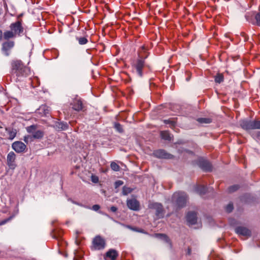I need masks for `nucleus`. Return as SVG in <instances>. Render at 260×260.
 <instances>
[{
    "mask_svg": "<svg viewBox=\"0 0 260 260\" xmlns=\"http://www.w3.org/2000/svg\"><path fill=\"white\" fill-rule=\"evenodd\" d=\"M12 72L17 76H23L28 75L29 69L25 66L20 60H13L11 62Z\"/></svg>",
    "mask_w": 260,
    "mask_h": 260,
    "instance_id": "f257e3e1",
    "label": "nucleus"
},
{
    "mask_svg": "<svg viewBox=\"0 0 260 260\" xmlns=\"http://www.w3.org/2000/svg\"><path fill=\"white\" fill-rule=\"evenodd\" d=\"M172 201L180 207L184 206L187 200L186 194L183 192H176L172 196Z\"/></svg>",
    "mask_w": 260,
    "mask_h": 260,
    "instance_id": "f03ea898",
    "label": "nucleus"
},
{
    "mask_svg": "<svg viewBox=\"0 0 260 260\" xmlns=\"http://www.w3.org/2000/svg\"><path fill=\"white\" fill-rule=\"evenodd\" d=\"M106 241L100 236H96L92 240V249L93 250H101L106 246Z\"/></svg>",
    "mask_w": 260,
    "mask_h": 260,
    "instance_id": "7ed1b4c3",
    "label": "nucleus"
},
{
    "mask_svg": "<svg viewBox=\"0 0 260 260\" xmlns=\"http://www.w3.org/2000/svg\"><path fill=\"white\" fill-rule=\"evenodd\" d=\"M10 28L11 30L13 31V33H14L16 36H20L21 34L23 32V28L21 22L19 21L11 24Z\"/></svg>",
    "mask_w": 260,
    "mask_h": 260,
    "instance_id": "20e7f679",
    "label": "nucleus"
},
{
    "mask_svg": "<svg viewBox=\"0 0 260 260\" xmlns=\"http://www.w3.org/2000/svg\"><path fill=\"white\" fill-rule=\"evenodd\" d=\"M71 106L73 109L77 111H80L83 109L84 106L81 99L76 96L71 102Z\"/></svg>",
    "mask_w": 260,
    "mask_h": 260,
    "instance_id": "39448f33",
    "label": "nucleus"
},
{
    "mask_svg": "<svg viewBox=\"0 0 260 260\" xmlns=\"http://www.w3.org/2000/svg\"><path fill=\"white\" fill-rule=\"evenodd\" d=\"M36 129V126L32 125L31 126L26 127V130L28 133L33 134L32 136L35 139H41L44 136V133L43 131L38 130L36 132L35 131Z\"/></svg>",
    "mask_w": 260,
    "mask_h": 260,
    "instance_id": "423d86ee",
    "label": "nucleus"
},
{
    "mask_svg": "<svg viewBox=\"0 0 260 260\" xmlns=\"http://www.w3.org/2000/svg\"><path fill=\"white\" fill-rule=\"evenodd\" d=\"M13 41H7L2 44V51L4 54L7 56L10 55L11 49L14 47Z\"/></svg>",
    "mask_w": 260,
    "mask_h": 260,
    "instance_id": "0eeeda50",
    "label": "nucleus"
},
{
    "mask_svg": "<svg viewBox=\"0 0 260 260\" xmlns=\"http://www.w3.org/2000/svg\"><path fill=\"white\" fill-rule=\"evenodd\" d=\"M16 155L13 152H10L7 155V165L11 169H15L16 167L15 164Z\"/></svg>",
    "mask_w": 260,
    "mask_h": 260,
    "instance_id": "6e6552de",
    "label": "nucleus"
},
{
    "mask_svg": "<svg viewBox=\"0 0 260 260\" xmlns=\"http://www.w3.org/2000/svg\"><path fill=\"white\" fill-rule=\"evenodd\" d=\"M236 233L242 236L248 238L251 236V231L246 227L239 226L235 229Z\"/></svg>",
    "mask_w": 260,
    "mask_h": 260,
    "instance_id": "1a4fd4ad",
    "label": "nucleus"
},
{
    "mask_svg": "<svg viewBox=\"0 0 260 260\" xmlns=\"http://www.w3.org/2000/svg\"><path fill=\"white\" fill-rule=\"evenodd\" d=\"M118 255V252L113 249H109L104 255L105 260H116Z\"/></svg>",
    "mask_w": 260,
    "mask_h": 260,
    "instance_id": "9d476101",
    "label": "nucleus"
},
{
    "mask_svg": "<svg viewBox=\"0 0 260 260\" xmlns=\"http://www.w3.org/2000/svg\"><path fill=\"white\" fill-rule=\"evenodd\" d=\"M12 148L17 153H21L24 151L26 148V145L20 141H16L12 144Z\"/></svg>",
    "mask_w": 260,
    "mask_h": 260,
    "instance_id": "9b49d317",
    "label": "nucleus"
},
{
    "mask_svg": "<svg viewBox=\"0 0 260 260\" xmlns=\"http://www.w3.org/2000/svg\"><path fill=\"white\" fill-rule=\"evenodd\" d=\"M150 207L156 210V214L157 216L159 217L163 216V209L161 204L157 203H152L150 205Z\"/></svg>",
    "mask_w": 260,
    "mask_h": 260,
    "instance_id": "f8f14e48",
    "label": "nucleus"
},
{
    "mask_svg": "<svg viewBox=\"0 0 260 260\" xmlns=\"http://www.w3.org/2000/svg\"><path fill=\"white\" fill-rule=\"evenodd\" d=\"M240 124L241 127L245 130L253 129V121L242 120L240 121Z\"/></svg>",
    "mask_w": 260,
    "mask_h": 260,
    "instance_id": "ddd939ff",
    "label": "nucleus"
},
{
    "mask_svg": "<svg viewBox=\"0 0 260 260\" xmlns=\"http://www.w3.org/2000/svg\"><path fill=\"white\" fill-rule=\"evenodd\" d=\"M127 206L133 210L137 211L139 209V203L136 199L127 200Z\"/></svg>",
    "mask_w": 260,
    "mask_h": 260,
    "instance_id": "4468645a",
    "label": "nucleus"
},
{
    "mask_svg": "<svg viewBox=\"0 0 260 260\" xmlns=\"http://www.w3.org/2000/svg\"><path fill=\"white\" fill-rule=\"evenodd\" d=\"M186 218L187 222L190 224H194L197 222V215L194 212H189Z\"/></svg>",
    "mask_w": 260,
    "mask_h": 260,
    "instance_id": "2eb2a0df",
    "label": "nucleus"
},
{
    "mask_svg": "<svg viewBox=\"0 0 260 260\" xmlns=\"http://www.w3.org/2000/svg\"><path fill=\"white\" fill-rule=\"evenodd\" d=\"M49 111L50 109L46 105H42L38 109V113L42 116H47Z\"/></svg>",
    "mask_w": 260,
    "mask_h": 260,
    "instance_id": "dca6fc26",
    "label": "nucleus"
},
{
    "mask_svg": "<svg viewBox=\"0 0 260 260\" xmlns=\"http://www.w3.org/2000/svg\"><path fill=\"white\" fill-rule=\"evenodd\" d=\"M144 67V61L142 60H138L135 65L137 72L140 76H142V69Z\"/></svg>",
    "mask_w": 260,
    "mask_h": 260,
    "instance_id": "f3484780",
    "label": "nucleus"
},
{
    "mask_svg": "<svg viewBox=\"0 0 260 260\" xmlns=\"http://www.w3.org/2000/svg\"><path fill=\"white\" fill-rule=\"evenodd\" d=\"M3 37L4 39L9 40L11 38H14L16 37V35L13 33V31L10 30H6L4 32Z\"/></svg>",
    "mask_w": 260,
    "mask_h": 260,
    "instance_id": "a211bd4d",
    "label": "nucleus"
},
{
    "mask_svg": "<svg viewBox=\"0 0 260 260\" xmlns=\"http://www.w3.org/2000/svg\"><path fill=\"white\" fill-rule=\"evenodd\" d=\"M196 191L200 195L204 194L206 192V188L203 185H198L195 188Z\"/></svg>",
    "mask_w": 260,
    "mask_h": 260,
    "instance_id": "6ab92c4d",
    "label": "nucleus"
},
{
    "mask_svg": "<svg viewBox=\"0 0 260 260\" xmlns=\"http://www.w3.org/2000/svg\"><path fill=\"white\" fill-rule=\"evenodd\" d=\"M155 155L157 157L159 158H168V154L162 150H159L155 152Z\"/></svg>",
    "mask_w": 260,
    "mask_h": 260,
    "instance_id": "aec40b11",
    "label": "nucleus"
},
{
    "mask_svg": "<svg viewBox=\"0 0 260 260\" xmlns=\"http://www.w3.org/2000/svg\"><path fill=\"white\" fill-rule=\"evenodd\" d=\"M161 137L162 139L166 140H171V137L170 134L168 131H162L160 133Z\"/></svg>",
    "mask_w": 260,
    "mask_h": 260,
    "instance_id": "412c9836",
    "label": "nucleus"
},
{
    "mask_svg": "<svg viewBox=\"0 0 260 260\" xmlns=\"http://www.w3.org/2000/svg\"><path fill=\"white\" fill-rule=\"evenodd\" d=\"M6 131H7L8 132L9 138L11 140H13L15 137L16 135V129L6 128Z\"/></svg>",
    "mask_w": 260,
    "mask_h": 260,
    "instance_id": "4be33fe9",
    "label": "nucleus"
},
{
    "mask_svg": "<svg viewBox=\"0 0 260 260\" xmlns=\"http://www.w3.org/2000/svg\"><path fill=\"white\" fill-rule=\"evenodd\" d=\"M154 237L160 239L167 243L170 242L168 237L165 234H156L154 235Z\"/></svg>",
    "mask_w": 260,
    "mask_h": 260,
    "instance_id": "5701e85b",
    "label": "nucleus"
},
{
    "mask_svg": "<svg viewBox=\"0 0 260 260\" xmlns=\"http://www.w3.org/2000/svg\"><path fill=\"white\" fill-rule=\"evenodd\" d=\"M132 191V189L130 187H128L126 186H123L122 188V194L124 196H126L128 194L130 193Z\"/></svg>",
    "mask_w": 260,
    "mask_h": 260,
    "instance_id": "b1692460",
    "label": "nucleus"
},
{
    "mask_svg": "<svg viewBox=\"0 0 260 260\" xmlns=\"http://www.w3.org/2000/svg\"><path fill=\"white\" fill-rule=\"evenodd\" d=\"M164 122L165 124H169L170 127L171 128L174 127L176 124L175 122L171 119L164 120Z\"/></svg>",
    "mask_w": 260,
    "mask_h": 260,
    "instance_id": "393cba45",
    "label": "nucleus"
},
{
    "mask_svg": "<svg viewBox=\"0 0 260 260\" xmlns=\"http://www.w3.org/2000/svg\"><path fill=\"white\" fill-rule=\"evenodd\" d=\"M111 168L114 171H118L120 169L119 166L115 162H111Z\"/></svg>",
    "mask_w": 260,
    "mask_h": 260,
    "instance_id": "a878e982",
    "label": "nucleus"
},
{
    "mask_svg": "<svg viewBox=\"0 0 260 260\" xmlns=\"http://www.w3.org/2000/svg\"><path fill=\"white\" fill-rule=\"evenodd\" d=\"M77 40L80 45L86 44L88 42L87 39L85 37L78 38Z\"/></svg>",
    "mask_w": 260,
    "mask_h": 260,
    "instance_id": "bb28decb",
    "label": "nucleus"
},
{
    "mask_svg": "<svg viewBox=\"0 0 260 260\" xmlns=\"http://www.w3.org/2000/svg\"><path fill=\"white\" fill-rule=\"evenodd\" d=\"M260 129V121L254 120L253 121V129Z\"/></svg>",
    "mask_w": 260,
    "mask_h": 260,
    "instance_id": "cd10ccee",
    "label": "nucleus"
},
{
    "mask_svg": "<svg viewBox=\"0 0 260 260\" xmlns=\"http://www.w3.org/2000/svg\"><path fill=\"white\" fill-rule=\"evenodd\" d=\"M223 80V77L222 75L219 74L216 76L215 78V81L216 83H221Z\"/></svg>",
    "mask_w": 260,
    "mask_h": 260,
    "instance_id": "c85d7f7f",
    "label": "nucleus"
},
{
    "mask_svg": "<svg viewBox=\"0 0 260 260\" xmlns=\"http://www.w3.org/2000/svg\"><path fill=\"white\" fill-rule=\"evenodd\" d=\"M58 126L59 128H60L61 129H66L68 128V125L67 123L64 122H60L58 123Z\"/></svg>",
    "mask_w": 260,
    "mask_h": 260,
    "instance_id": "c756f323",
    "label": "nucleus"
},
{
    "mask_svg": "<svg viewBox=\"0 0 260 260\" xmlns=\"http://www.w3.org/2000/svg\"><path fill=\"white\" fill-rule=\"evenodd\" d=\"M33 136L27 135L24 137V141L25 143H28L29 142H31L33 140Z\"/></svg>",
    "mask_w": 260,
    "mask_h": 260,
    "instance_id": "7c9ffc66",
    "label": "nucleus"
},
{
    "mask_svg": "<svg viewBox=\"0 0 260 260\" xmlns=\"http://www.w3.org/2000/svg\"><path fill=\"white\" fill-rule=\"evenodd\" d=\"M198 120L200 123H209L211 122V120L209 118H199Z\"/></svg>",
    "mask_w": 260,
    "mask_h": 260,
    "instance_id": "2f4dec72",
    "label": "nucleus"
},
{
    "mask_svg": "<svg viewBox=\"0 0 260 260\" xmlns=\"http://www.w3.org/2000/svg\"><path fill=\"white\" fill-rule=\"evenodd\" d=\"M255 19L256 20V24L257 25L260 26V12L255 15Z\"/></svg>",
    "mask_w": 260,
    "mask_h": 260,
    "instance_id": "473e14b6",
    "label": "nucleus"
},
{
    "mask_svg": "<svg viewBox=\"0 0 260 260\" xmlns=\"http://www.w3.org/2000/svg\"><path fill=\"white\" fill-rule=\"evenodd\" d=\"M239 186L238 185H234L229 187V191L233 192L237 190L239 188Z\"/></svg>",
    "mask_w": 260,
    "mask_h": 260,
    "instance_id": "72a5a7b5",
    "label": "nucleus"
},
{
    "mask_svg": "<svg viewBox=\"0 0 260 260\" xmlns=\"http://www.w3.org/2000/svg\"><path fill=\"white\" fill-rule=\"evenodd\" d=\"M114 126H115V128L116 129V130L117 131H118L119 132H120V133L122 132V126L119 123H115Z\"/></svg>",
    "mask_w": 260,
    "mask_h": 260,
    "instance_id": "f704fd0d",
    "label": "nucleus"
},
{
    "mask_svg": "<svg viewBox=\"0 0 260 260\" xmlns=\"http://www.w3.org/2000/svg\"><path fill=\"white\" fill-rule=\"evenodd\" d=\"M205 166L204 167V169L206 171H209L211 170V166L209 162H205Z\"/></svg>",
    "mask_w": 260,
    "mask_h": 260,
    "instance_id": "c9c22d12",
    "label": "nucleus"
},
{
    "mask_svg": "<svg viewBox=\"0 0 260 260\" xmlns=\"http://www.w3.org/2000/svg\"><path fill=\"white\" fill-rule=\"evenodd\" d=\"M129 228L130 229H131L132 230L137 232L142 233H144V234L146 233L145 232H144V231L143 229L134 228H132V227H129Z\"/></svg>",
    "mask_w": 260,
    "mask_h": 260,
    "instance_id": "e433bc0d",
    "label": "nucleus"
},
{
    "mask_svg": "<svg viewBox=\"0 0 260 260\" xmlns=\"http://www.w3.org/2000/svg\"><path fill=\"white\" fill-rule=\"evenodd\" d=\"M123 184V182L121 180H118L115 183V188H118Z\"/></svg>",
    "mask_w": 260,
    "mask_h": 260,
    "instance_id": "4c0bfd02",
    "label": "nucleus"
},
{
    "mask_svg": "<svg viewBox=\"0 0 260 260\" xmlns=\"http://www.w3.org/2000/svg\"><path fill=\"white\" fill-rule=\"evenodd\" d=\"M233 209V206L232 204H229L226 207V210L228 212H231Z\"/></svg>",
    "mask_w": 260,
    "mask_h": 260,
    "instance_id": "58836bf2",
    "label": "nucleus"
},
{
    "mask_svg": "<svg viewBox=\"0 0 260 260\" xmlns=\"http://www.w3.org/2000/svg\"><path fill=\"white\" fill-rule=\"evenodd\" d=\"M91 180L94 183H97L99 181V178L98 177L92 175L91 176Z\"/></svg>",
    "mask_w": 260,
    "mask_h": 260,
    "instance_id": "ea45409f",
    "label": "nucleus"
},
{
    "mask_svg": "<svg viewBox=\"0 0 260 260\" xmlns=\"http://www.w3.org/2000/svg\"><path fill=\"white\" fill-rule=\"evenodd\" d=\"M100 208V207L98 205H94L92 206V209L94 211H98Z\"/></svg>",
    "mask_w": 260,
    "mask_h": 260,
    "instance_id": "a19ab883",
    "label": "nucleus"
},
{
    "mask_svg": "<svg viewBox=\"0 0 260 260\" xmlns=\"http://www.w3.org/2000/svg\"><path fill=\"white\" fill-rule=\"evenodd\" d=\"M110 210H111V211H112V212H116V210H117V208H116V207H114V206H112V207H111Z\"/></svg>",
    "mask_w": 260,
    "mask_h": 260,
    "instance_id": "79ce46f5",
    "label": "nucleus"
},
{
    "mask_svg": "<svg viewBox=\"0 0 260 260\" xmlns=\"http://www.w3.org/2000/svg\"><path fill=\"white\" fill-rule=\"evenodd\" d=\"M9 219H7V220H3L2 221H1L0 222V225H3V224H4L5 223H6L7 221Z\"/></svg>",
    "mask_w": 260,
    "mask_h": 260,
    "instance_id": "37998d69",
    "label": "nucleus"
},
{
    "mask_svg": "<svg viewBox=\"0 0 260 260\" xmlns=\"http://www.w3.org/2000/svg\"><path fill=\"white\" fill-rule=\"evenodd\" d=\"M3 37V32L0 30V41L2 40Z\"/></svg>",
    "mask_w": 260,
    "mask_h": 260,
    "instance_id": "c03bdc74",
    "label": "nucleus"
},
{
    "mask_svg": "<svg viewBox=\"0 0 260 260\" xmlns=\"http://www.w3.org/2000/svg\"><path fill=\"white\" fill-rule=\"evenodd\" d=\"M186 80L188 81L189 80V77H187V78L186 79Z\"/></svg>",
    "mask_w": 260,
    "mask_h": 260,
    "instance_id": "a18cd8bd",
    "label": "nucleus"
},
{
    "mask_svg": "<svg viewBox=\"0 0 260 260\" xmlns=\"http://www.w3.org/2000/svg\"><path fill=\"white\" fill-rule=\"evenodd\" d=\"M186 80L188 81L189 80V77H187V78L186 79Z\"/></svg>",
    "mask_w": 260,
    "mask_h": 260,
    "instance_id": "49530a36",
    "label": "nucleus"
}]
</instances>
